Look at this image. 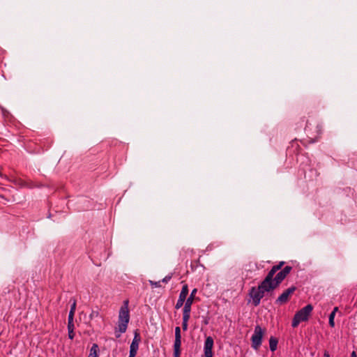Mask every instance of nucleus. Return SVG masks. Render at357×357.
I'll return each instance as SVG.
<instances>
[{"label":"nucleus","mask_w":357,"mask_h":357,"mask_svg":"<svg viewBox=\"0 0 357 357\" xmlns=\"http://www.w3.org/2000/svg\"><path fill=\"white\" fill-rule=\"evenodd\" d=\"M181 293H183V294H188V287L187 284H184L182 287V289H181Z\"/></svg>","instance_id":"412c9836"},{"label":"nucleus","mask_w":357,"mask_h":357,"mask_svg":"<svg viewBox=\"0 0 357 357\" xmlns=\"http://www.w3.org/2000/svg\"><path fill=\"white\" fill-rule=\"evenodd\" d=\"M141 337L137 330L135 331L134 338L130 347V352L137 354Z\"/></svg>","instance_id":"0eeeda50"},{"label":"nucleus","mask_w":357,"mask_h":357,"mask_svg":"<svg viewBox=\"0 0 357 357\" xmlns=\"http://www.w3.org/2000/svg\"><path fill=\"white\" fill-rule=\"evenodd\" d=\"M197 289H194L192 291V292H191V294H190V296L187 298V300H186V301H190V304H192V303H193L194 298H195V294H196V293H197Z\"/></svg>","instance_id":"ddd939ff"},{"label":"nucleus","mask_w":357,"mask_h":357,"mask_svg":"<svg viewBox=\"0 0 357 357\" xmlns=\"http://www.w3.org/2000/svg\"><path fill=\"white\" fill-rule=\"evenodd\" d=\"M135 356H136V354L130 353V352L129 357H135Z\"/></svg>","instance_id":"cd10ccee"},{"label":"nucleus","mask_w":357,"mask_h":357,"mask_svg":"<svg viewBox=\"0 0 357 357\" xmlns=\"http://www.w3.org/2000/svg\"><path fill=\"white\" fill-rule=\"evenodd\" d=\"M73 327L72 325L68 324V336L70 339H73L74 337V333H73Z\"/></svg>","instance_id":"4468645a"},{"label":"nucleus","mask_w":357,"mask_h":357,"mask_svg":"<svg viewBox=\"0 0 357 357\" xmlns=\"http://www.w3.org/2000/svg\"><path fill=\"white\" fill-rule=\"evenodd\" d=\"M278 341L276 337H271L269 340V347L272 351H275L277 349Z\"/></svg>","instance_id":"1a4fd4ad"},{"label":"nucleus","mask_w":357,"mask_h":357,"mask_svg":"<svg viewBox=\"0 0 357 357\" xmlns=\"http://www.w3.org/2000/svg\"><path fill=\"white\" fill-rule=\"evenodd\" d=\"M181 352L174 351V357H180Z\"/></svg>","instance_id":"393cba45"},{"label":"nucleus","mask_w":357,"mask_h":357,"mask_svg":"<svg viewBox=\"0 0 357 357\" xmlns=\"http://www.w3.org/2000/svg\"><path fill=\"white\" fill-rule=\"evenodd\" d=\"M175 338L181 339V329L178 326L176 327V328H175Z\"/></svg>","instance_id":"f3484780"},{"label":"nucleus","mask_w":357,"mask_h":357,"mask_svg":"<svg viewBox=\"0 0 357 357\" xmlns=\"http://www.w3.org/2000/svg\"><path fill=\"white\" fill-rule=\"evenodd\" d=\"M190 314L183 312V321L188 322Z\"/></svg>","instance_id":"a211bd4d"},{"label":"nucleus","mask_w":357,"mask_h":357,"mask_svg":"<svg viewBox=\"0 0 357 357\" xmlns=\"http://www.w3.org/2000/svg\"><path fill=\"white\" fill-rule=\"evenodd\" d=\"M291 269V266H287L276 275L274 279L273 278H271L268 284H264V280L257 287H252L250 291L252 304L255 306L259 305L261 299L265 296V293L275 289L290 273Z\"/></svg>","instance_id":"f257e3e1"},{"label":"nucleus","mask_w":357,"mask_h":357,"mask_svg":"<svg viewBox=\"0 0 357 357\" xmlns=\"http://www.w3.org/2000/svg\"><path fill=\"white\" fill-rule=\"evenodd\" d=\"M73 317H74V312H73L72 311H70L69 314H68V324H69V325H72L73 326H74Z\"/></svg>","instance_id":"dca6fc26"},{"label":"nucleus","mask_w":357,"mask_h":357,"mask_svg":"<svg viewBox=\"0 0 357 357\" xmlns=\"http://www.w3.org/2000/svg\"><path fill=\"white\" fill-rule=\"evenodd\" d=\"M191 305H192V304H190V301H186L185 303V305H184V307H183V312L190 314Z\"/></svg>","instance_id":"9b49d317"},{"label":"nucleus","mask_w":357,"mask_h":357,"mask_svg":"<svg viewBox=\"0 0 357 357\" xmlns=\"http://www.w3.org/2000/svg\"><path fill=\"white\" fill-rule=\"evenodd\" d=\"M351 357H357V355H356V352H355V351H353V352L351 353Z\"/></svg>","instance_id":"c756f323"},{"label":"nucleus","mask_w":357,"mask_h":357,"mask_svg":"<svg viewBox=\"0 0 357 357\" xmlns=\"http://www.w3.org/2000/svg\"><path fill=\"white\" fill-rule=\"evenodd\" d=\"M182 328H183V331H187V329H188V322L183 321Z\"/></svg>","instance_id":"5701e85b"},{"label":"nucleus","mask_w":357,"mask_h":357,"mask_svg":"<svg viewBox=\"0 0 357 357\" xmlns=\"http://www.w3.org/2000/svg\"><path fill=\"white\" fill-rule=\"evenodd\" d=\"M187 296H188L187 294L181 292L178 299L185 301Z\"/></svg>","instance_id":"4be33fe9"},{"label":"nucleus","mask_w":357,"mask_h":357,"mask_svg":"<svg viewBox=\"0 0 357 357\" xmlns=\"http://www.w3.org/2000/svg\"><path fill=\"white\" fill-rule=\"evenodd\" d=\"M181 339L175 338L174 344V351L181 352Z\"/></svg>","instance_id":"9d476101"},{"label":"nucleus","mask_w":357,"mask_h":357,"mask_svg":"<svg viewBox=\"0 0 357 357\" xmlns=\"http://www.w3.org/2000/svg\"><path fill=\"white\" fill-rule=\"evenodd\" d=\"M213 347V340L211 337H207L204 343V356L213 357L212 349Z\"/></svg>","instance_id":"423d86ee"},{"label":"nucleus","mask_w":357,"mask_h":357,"mask_svg":"<svg viewBox=\"0 0 357 357\" xmlns=\"http://www.w3.org/2000/svg\"><path fill=\"white\" fill-rule=\"evenodd\" d=\"M98 349V346L94 344L91 348V357H98L97 355V351Z\"/></svg>","instance_id":"f8f14e48"},{"label":"nucleus","mask_w":357,"mask_h":357,"mask_svg":"<svg viewBox=\"0 0 357 357\" xmlns=\"http://www.w3.org/2000/svg\"><path fill=\"white\" fill-rule=\"evenodd\" d=\"M296 287H291L287 289H286L276 300V303L282 305L287 303L291 295L295 291Z\"/></svg>","instance_id":"39448f33"},{"label":"nucleus","mask_w":357,"mask_h":357,"mask_svg":"<svg viewBox=\"0 0 357 357\" xmlns=\"http://www.w3.org/2000/svg\"><path fill=\"white\" fill-rule=\"evenodd\" d=\"M284 261H280L278 265H275L272 267L271 271L268 272L267 275L266 276L264 279V284H268V281L271 280V278H273L275 273L279 271L282 266L284 265Z\"/></svg>","instance_id":"6e6552de"},{"label":"nucleus","mask_w":357,"mask_h":357,"mask_svg":"<svg viewBox=\"0 0 357 357\" xmlns=\"http://www.w3.org/2000/svg\"><path fill=\"white\" fill-rule=\"evenodd\" d=\"M185 301H182V300H179L178 299L177 302H176V306L175 307L176 309H179L180 307H182V305H183Z\"/></svg>","instance_id":"6ab92c4d"},{"label":"nucleus","mask_w":357,"mask_h":357,"mask_svg":"<svg viewBox=\"0 0 357 357\" xmlns=\"http://www.w3.org/2000/svg\"><path fill=\"white\" fill-rule=\"evenodd\" d=\"M313 310V307L312 305L309 304L298 311L293 319L292 321V327L296 328L298 326V324L301 321H305L308 319L312 311Z\"/></svg>","instance_id":"7ed1b4c3"},{"label":"nucleus","mask_w":357,"mask_h":357,"mask_svg":"<svg viewBox=\"0 0 357 357\" xmlns=\"http://www.w3.org/2000/svg\"><path fill=\"white\" fill-rule=\"evenodd\" d=\"M337 310H338V307H334L333 310L332 311V312H334V315H335V313H336V312Z\"/></svg>","instance_id":"a878e982"},{"label":"nucleus","mask_w":357,"mask_h":357,"mask_svg":"<svg viewBox=\"0 0 357 357\" xmlns=\"http://www.w3.org/2000/svg\"><path fill=\"white\" fill-rule=\"evenodd\" d=\"M335 316V315H334V312H331L329 315V325L331 327L335 326V322H334Z\"/></svg>","instance_id":"2eb2a0df"},{"label":"nucleus","mask_w":357,"mask_h":357,"mask_svg":"<svg viewBox=\"0 0 357 357\" xmlns=\"http://www.w3.org/2000/svg\"><path fill=\"white\" fill-rule=\"evenodd\" d=\"M151 285L153 287H160V282H153L152 280H150L149 281Z\"/></svg>","instance_id":"aec40b11"},{"label":"nucleus","mask_w":357,"mask_h":357,"mask_svg":"<svg viewBox=\"0 0 357 357\" xmlns=\"http://www.w3.org/2000/svg\"><path fill=\"white\" fill-rule=\"evenodd\" d=\"M75 307H76V303L75 301L73 302V303L71 305V307H70V311H72L73 312L75 313Z\"/></svg>","instance_id":"b1692460"},{"label":"nucleus","mask_w":357,"mask_h":357,"mask_svg":"<svg viewBox=\"0 0 357 357\" xmlns=\"http://www.w3.org/2000/svg\"><path fill=\"white\" fill-rule=\"evenodd\" d=\"M265 333V329H262L259 325L255 328L254 334L251 337L252 346L255 349H258L261 344L263 335Z\"/></svg>","instance_id":"20e7f679"},{"label":"nucleus","mask_w":357,"mask_h":357,"mask_svg":"<svg viewBox=\"0 0 357 357\" xmlns=\"http://www.w3.org/2000/svg\"><path fill=\"white\" fill-rule=\"evenodd\" d=\"M128 301H126L124 305L121 307L119 314L118 328L115 331V335L117 338L121 336V333L126 331L128 324L130 320V314L128 310Z\"/></svg>","instance_id":"f03ea898"},{"label":"nucleus","mask_w":357,"mask_h":357,"mask_svg":"<svg viewBox=\"0 0 357 357\" xmlns=\"http://www.w3.org/2000/svg\"><path fill=\"white\" fill-rule=\"evenodd\" d=\"M324 357H330V355L328 352L326 351L324 354Z\"/></svg>","instance_id":"c85d7f7f"},{"label":"nucleus","mask_w":357,"mask_h":357,"mask_svg":"<svg viewBox=\"0 0 357 357\" xmlns=\"http://www.w3.org/2000/svg\"><path fill=\"white\" fill-rule=\"evenodd\" d=\"M169 279H170V277H169V278L166 277V278H165L162 280V281H163V282H167Z\"/></svg>","instance_id":"bb28decb"}]
</instances>
